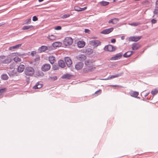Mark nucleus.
Returning <instances> with one entry per match:
<instances>
[{
	"label": "nucleus",
	"instance_id": "de8ad7c7",
	"mask_svg": "<svg viewBox=\"0 0 158 158\" xmlns=\"http://www.w3.org/2000/svg\"><path fill=\"white\" fill-rule=\"evenodd\" d=\"M154 14L155 15L158 14V10L157 9H155L154 11Z\"/></svg>",
	"mask_w": 158,
	"mask_h": 158
},
{
	"label": "nucleus",
	"instance_id": "f03ea898",
	"mask_svg": "<svg viewBox=\"0 0 158 158\" xmlns=\"http://www.w3.org/2000/svg\"><path fill=\"white\" fill-rule=\"evenodd\" d=\"M73 40L70 37H66L63 40L64 44L65 46L71 45L73 43Z\"/></svg>",
	"mask_w": 158,
	"mask_h": 158
},
{
	"label": "nucleus",
	"instance_id": "20e7f679",
	"mask_svg": "<svg viewBox=\"0 0 158 158\" xmlns=\"http://www.w3.org/2000/svg\"><path fill=\"white\" fill-rule=\"evenodd\" d=\"M51 68V65L49 64H44L41 67V70L43 71L46 72L48 71Z\"/></svg>",
	"mask_w": 158,
	"mask_h": 158
},
{
	"label": "nucleus",
	"instance_id": "09e8293b",
	"mask_svg": "<svg viewBox=\"0 0 158 158\" xmlns=\"http://www.w3.org/2000/svg\"><path fill=\"white\" fill-rule=\"evenodd\" d=\"M86 8H87L86 7H85L83 8H81V9H80V10H80V11H83L85 10Z\"/></svg>",
	"mask_w": 158,
	"mask_h": 158
},
{
	"label": "nucleus",
	"instance_id": "f8f14e48",
	"mask_svg": "<svg viewBox=\"0 0 158 158\" xmlns=\"http://www.w3.org/2000/svg\"><path fill=\"white\" fill-rule=\"evenodd\" d=\"M52 45L55 49L56 48L61 47L62 45V43L60 42H55L52 44Z\"/></svg>",
	"mask_w": 158,
	"mask_h": 158
},
{
	"label": "nucleus",
	"instance_id": "58836bf2",
	"mask_svg": "<svg viewBox=\"0 0 158 158\" xmlns=\"http://www.w3.org/2000/svg\"><path fill=\"white\" fill-rule=\"evenodd\" d=\"M14 60L15 61L17 62V61H19L20 62L21 61V58L18 57H15L14 58Z\"/></svg>",
	"mask_w": 158,
	"mask_h": 158
},
{
	"label": "nucleus",
	"instance_id": "4c0bfd02",
	"mask_svg": "<svg viewBox=\"0 0 158 158\" xmlns=\"http://www.w3.org/2000/svg\"><path fill=\"white\" fill-rule=\"evenodd\" d=\"M6 88H2L0 89V93H3L6 91Z\"/></svg>",
	"mask_w": 158,
	"mask_h": 158
},
{
	"label": "nucleus",
	"instance_id": "79ce46f5",
	"mask_svg": "<svg viewBox=\"0 0 158 158\" xmlns=\"http://www.w3.org/2000/svg\"><path fill=\"white\" fill-rule=\"evenodd\" d=\"M38 20V18H37V17L36 16H34L33 17L32 20L33 21H37Z\"/></svg>",
	"mask_w": 158,
	"mask_h": 158
},
{
	"label": "nucleus",
	"instance_id": "39448f33",
	"mask_svg": "<svg viewBox=\"0 0 158 158\" xmlns=\"http://www.w3.org/2000/svg\"><path fill=\"white\" fill-rule=\"evenodd\" d=\"M123 54L120 52L116 54L115 56L112 57L110 58L111 60H116L120 59L122 56Z\"/></svg>",
	"mask_w": 158,
	"mask_h": 158
},
{
	"label": "nucleus",
	"instance_id": "473e14b6",
	"mask_svg": "<svg viewBox=\"0 0 158 158\" xmlns=\"http://www.w3.org/2000/svg\"><path fill=\"white\" fill-rule=\"evenodd\" d=\"M158 92V90L156 89L152 90L151 93L153 95H156Z\"/></svg>",
	"mask_w": 158,
	"mask_h": 158
},
{
	"label": "nucleus",
	"instance_id": "6e6d98bb",
	"mask_svg": "<svg viewBox=\"0 0 158 158\" xmlns=\"http://www.w3.org/2000/svg\"><path fill=\"white\" fill-rule=\"evenodd\" d=\"M109 86H112V87H115L119 86V85H109Z\"/></svg>",
	"mask_w": 158,
	"mask_h": 158
},
{
	"label": "nucleus",
	"instance_id": "423d86ee",
	"mask_svg": "<svg viewBox=\"0 0 158 158\" xmlns=\"http://www.w3.org/2000/svg\"><path fill=\"white\" fill-rule=\"evenodd\" d=\"M64 61L68 67H70L72 64V61L69 57H65Z\"/></svg>",
	"mask_w": 158,
	"mask_h": 158
},
{
	"label": "nucleus",
	"instance_id": "c756f323",
	"mask_svg": "<svg viewBox=\"0 0 158 158\" xmlns=\"http://www.w3.org/2000/svg\"><path fill=\"white\" fill-rule=\"evenodd\" d=\"M1 78L3 80H7L8 78V76L6 74L2 75L1 76Z\"/></svg>",
	"mask_w": 158,
	"mask_h": 158
},
{
	"label": "nucleus",
	"instance_id": "0eeeda50",
	"mask_svg": "<svg viewBox=\"0 0 158 158\" xmlns=\"http://www.w3.org/2000/svg\"><path fill=\"white\" fill-rule=\"evenodd\" d=\"M90 43L94 47H97L101 45V42L98 40H93L90 41Z\"/></svg>",
	"mask_w": 158,
	"mask_h": 158
},
{
	"label": "nucleus",
	"instance_id": "393cba45",
	"mask_svg": "<svg viewBox=\"0 0 158 158\" xmlns=\"http://www.w3.org/2000/svg\"><path fill=\"white\" fill-rule=\"evenodd\" d=\"M56 35H49L47 37V38L50 40H54L56 39Z\"/></svg>",
	"mask_w": 158,
	"mask_h": 158
},
{
	"label": "nucleus",
	"instance_id": "bb28decb",
	"mask_svg": "<svg viewBox=\"0 0 158 158\" xmlns=\"http://www.w3.org/2000/svg\"><path fill=\"white\" fill-rule=\"evenodd\" d=\"M8 73L9 76H10L16 75V73L14 70H12L10 71H9Z\"/></svg>",
	"mask_w": 158,
	"mask_h": 158
},
{
	"label": "nucleus",
	"instance_id": "e433bc0d",
	"mask_svg": "<svg viewBox=\"0 0 158 158\" xmlns=\"http://www.w3.org/2000/svg\"><path fill=\"white\" fill-rule=\"evenodd\" d=\"M70 16V15L68 14H65L61 16L62 19H65L69 17Z\"/></svg>",
	"mask_w": 158,
	"mask_h": 158
},
{
	"label": "nucleus",
	"instance_id": "338daca9",
	"mask_svg": "<svg viewBox=\"0 0 158 158\" xmlns=\"http://www.w3.org/2000/svg\"><path fill=\"white\" fill-rule=\"evenodd\" d=\"M135 1H139L140 0H134Z\"/></svg>",
	"mask_w": 158,
	"mask_h": 158
},
{
	"label": "nucleus",
	"instance_id": "0e129e2a",
	"mask_svg": "<svg viewBox=\"0 0 158 158\" xmlns=\"http://www.w3.org/2000/svg\"><path fill=\"white\" fill-rule=\"evenodd\" d=\"M54 80H56L57 79V77H54Z\"/></svg>",
	"mask_w": 158,
	"mask_h": 158
},
{
	"label": "nucleus",
	"instance_id": "4468645a",
	"mask_svg": "<svg viewBox=\"0 0 158 158\" xmlns=\"http://www.w3.org/2000/svg\"><path fill=\"white\" fill-rule=\"evenodd\" d=\"M72 75L69 74L67 73L63 75L61 77L62 79H70Z\"/></svg>",
	"mask_w": 158,
	"mask_h": 158
},
{
	"label": "nucleus",
	"instance_id": "72a5a7b5",
	"mask_svg": "<svg viewBox=\"0 0 158 158\" xmlns=\"http://www.w3.org/2000/svg\"><path fill=\"white\" fill-rule=\"evenodd\" d=\"M59 66L57 64H55L53 66L52 68L54 70H56L59 69Z\"/></svg>",
	"mask_w": 158,
	"mask_h": 158
},
{
	"label": "nucleus",
	"instance_id": "9d476101",
	"mask_svg": "<svg viewBox=\"0 0 158 158\" xmlns=\"http://www.w3.org/2000/svg\"><path fill=\"white\" fill-rule=\"evenodd\" d=\"M83 65L84 64L82 62H78L75 65V68L77 70H79L82 68Z\"/></svg>",
	"mask_w": 158,
	"mask_h": 158
},
{
	"label": "nucleus",
	"instance_id": "5701e85b",
	"mask_svg": "<svg viewBox=\"0 0 158 158\" xmlns=\"http://www.w3.org/2000/svg\"><path fill=\"white\" fill-rule=\"evenodd\" d=\"M21 45L22 44H17L14 46L10 47L9 48V49L10 50H12L14 49H17L19 48V47H20L21 46Z\"/></svg>",
	"mask_w": 158,
	"mask_h": 158
},
{
	"label": "nucleus",
	"instance_id": "864d4df0",
	"mask_svg": "<svg viewBox=\"0 0 158 158\" xmlns=\"http://www.w3.org/2000/svg\"><path fill=\"white\" fill-rule=\"evenodd\" d=\"M89 61H86L85 62V64L86 65L88 66L89 65Z\"/></svg>",
	"mask_w": 158,
	"mask_h": 158
},
{
	"label": "nucleus",
	"instance_id": "9b49d317",
	"mask_svg": "<svg viewBox=\"0 0 158 158\" xmlns=\"http://www.w3.org/2000/svg\"><path fill=\"white\" fill-rule=\"evenodd\" d=\"M77 58L79 60L84 61L86 59V57L84 54H81L77 56Z\"/></svg>",
	"mask_w": 158,
	"mask_h": 158
},
{
	"label": "nucleus",
	"instance_id": "774afa93",
	"mask_svg": "<svg viewBox=\"0 0 158 158\" xmlns=\"http://www.w3.org/2000/svg\"><path fill=\"white\" fill-rule=\"evenodd\" d=\"M116 0H113V2H115Z\"/></svg>",
	"mask_w": 158,
	"mask_h": 158
},
{
	"label": "nucleus",
	"instance_id": "49530a36",
	"mask_svg": "<svg viewBox=\"0 0 158 158\" xmlns=\"http://www.w3.org/2000/svg\"><path fill=\"white\" fill-rule=\"evenodd\" d=\"M37 73H38V76H43L44 75L43 73L39 71Z\"/></svg>",
	"mask_w": 158,
	"mask_h": 158
},
{
	"label": "nucleus",
	"instance_id": "c85d7f7f",
	"mask_svg": "<svg viewBox=\"0 0 158 158\" xmlns=\"http://www.w3.org/2000/svg\"><path fill=\"white\" fill-rule=\"evenodd\" d=\"M130 94L131 96L135 97H137V96L138 95L139 93L137 92L134 91L133 92H132Z\"/></svg>",
	"mask_w": 158,
	"mask_h": 158
},
{
	"label": "nucleus",
	"instance_id": "8fccbe9b",
	"mask_svg": "<svg viewBox=\"0 0 158 158\" xmlns=\"http://www.w3.org/2000/svg\"><path fill=\"white\" fill-rule=\"evenodd\" d=\"M110 76H108V77L106 78L102 79V80H110Z\"/></svg>",
	"mask_w": 158,
	"mask_h": 158
},
{
	"label": "nucleus",
	"instance_id": "052dcab7",
	"mask_svg": "<svg viewBox=\"0 0 158 158\" xmlns=\"http://www.w3.org/2000/svg\"><path fill=\"white\" fill-rule=\"evenodd\" d=\"M124 39H125V37L124 36H122L121 37V40H123Z\"/></svg>",
	"mask_w": 158,
	"mask_h": 158
},
{
	"label": "nucleus",
	"instance_id": "412c9836",
	"mask_svg": "<svg viewBox=\"0 0 158 158\" xmlns=\"http://www.w3.org/2000/svg\"><path fill=\"white\" fill-rule=\"evenodd\" d=\"M123 74V73L122 72L115 75H110L109 76L110 77V78L111 79L114 78L121 76Z\"/></svg>",
	"mask_w": 158,
	"mask_h": 158
},
{
	"label": "nucleus",
	"instance_id": "13d9d810",
	"mask_svg": "<svg viewBox=\"0 0 158 158\" xmlns=\"http://www.w3.org/2000/svg\"><path fill=\"white\" fill-rule=\"evenodd\" d=\"M36 53L35 52H31V54L32 56H34V54H35Z\"/></svg>",
	"mask_w": 158,
	"mask_h": 158
},
{
	"label": "nucleus",
	"instance_id": "2eb2a0df",
	"mask_svg": "<svg viewBox=\"0 0 158 158\" xmlns=\"http://www.w3.org/2000/svg\"><path fill=\"white\" fill-rule=\"evenodd\" d=\"M77 46L79 48H82L85 45V42L83 40L79 41L77 42Z\"/></svg>",
	"mask_w": 158,
	"mask_h": 158
},
{
	"label": "nucleus",
	"instance_id": "1a4fd4ad",
	"mask_svg": "<svg viewBox=\"0 0 158 158\" xmlns=\"http://www.w3.org/2000/svg\"><path fill=\"white\" fill-rule=\"evenodd\" d=\"M141 38V36H131L129 37V40L130 41L136 42L139 40Z\"/></svg>",
	"mask_w": 158,
	"mask_h": 158
},
{
	"label": "nucleus",
	"instance_id": "f257e3e1",
	"mask_svg": "<svg viewBox=\"0 0 158 158\" xmlns=\"http://www.w3.org/2000/svg\"><path fill=\"white\" fill-rule=\"evenodd\" d=\"M35 73L34 69L32 67H26L24 69V73L27 76H32Z\"/></svg>",
	"mask_w": 158,
	"mask_h": 158
},
{
	"label": "nucleus",
	"instance_id": "ea45409f",
	"mask_svg": "<svg viewBox=\"0 0 158 158\" xmlns=\"http://www.w3.org/2000/svg\"><path fill=\"white\" fill-rule=\"evenodd\" d=\"M115 19H117L116 18H114V19H111L109 21L108 23H111L113 24H115V23L113 21V20Z\"/></svg>",
	"mask_w": 158,
	"mask_h": 158
},
{
	"label": "nucleus",
	"instance_id": "c9c22d12",
	"mask_svg": "<svg viewBox=\"0 0 158 158\" xmlns=\"http://www.w3.org/2000/svg\"><path fill=\"white\" fill-rule=\"evenodd\" d=\"M140 24V23L139 22H134L131 23V25L134 26H136L139 25Z\"/></svg>",
	"mask_w": 158,
	"mask_h": 158
},
{
	"label": "nucleus",
	"instance_id": "b1692460",
	"mask_svg": "<svg viewBox=\"0 0 158 158\" xmlns=\"http://www.w3.org/2000/svg\"><path fill=\"white\" fill-rule=\"evenodd\" d=\"M33 27L32 25L24 26L23 27L22 29L23 30L31 29H32Z\"/></svg>",
	"mask_w": 158,
	"mask_h": 158
},
{
	"label": "nucleus",
	"instance_id": "a211bd4d",
	"mask_svg": "<svg viewBox=\"0 0 158 158\" xmlns=\"http://www.w3.org/2000/svg\"><path fill=\"white\" fill-rule=\"evenodd\" d=\"M38 50L40 51V52H44L45 51L47 50V46L44 45L42 46L39 48Z\"/></svg>",
	"mask_w": 158,
	"mask_h": 158
},
{
	"label": "nucleus",
	"instance_id": "3c124183",
	"mask_svg": "<svg viewBox=\"0 0 158 158\" xmlns=\"http://www.w3.org/2000/svg\"><path fill=\"white\" fill-rule=\"evenodd\" d=\"M101 91L100 90H98L97 91H96L95 93V94H97L98 93V94H100V91Z\"/></svg>",
	"mask_w": 158,
	"mask_h": 158
},
{
	"label": "nucleus",
	"instance_id": "a19ab883",
	"mask_svg": "<svg viewBox=\"0 0 158 158\" xmlns=\"http://www.w3.org/2000/svg\"><path fill=\"white\" fill-rule=\"evenodd\" d=\"M74 9L75 10L78 11H80V10H80L81 9V8L78 7V6H75L74 7Z\"/></svg>",
	"mask_w": 158,
	"mask_h": 158
},
{
	"label": "nucleus",
	"instance_id": "bf43d9fd",
	"mask_svg": "<svg viewBox=\"0 0 158 158\" xmlns=\"http://www.w3.org/2000/svg\"><path fill=\"white\" fill-rule=\"evenodd\" d=\"M5 23L4 22H2L0 23V27L5 24Z\"/></svg>",
	"mask_w": 158,
	"mask_h": 158
},
{
	"label": "nucleus",
	"instance_id": "ddd939ff",
	"mask_svg": "<svg viewBox=\"0 0 158 158\" xmlns=\"http://www.w3.org/2000/svg\"><path fill=\"white\" fill-rule=\"evenodd\" d=\"M58 65L60 67L64 68L65 66L64 61L62 60H60L58 62Z\"/></svg>",
	"mask_w": 158,
	"mask_h": 158
},
{
	"label": "nucleus",
	"instance_id": "f704fd0d",
	"mask_svg": "<svg viewBox=\"0 0 158 158\" xmlns=\"http://www.w3.org/2000/svg\"><path fill=\"white\" fill-rule=\"evenodd\" d=\"M54 47L52 45V46H47V50L49 51H50L54 50Z\"/></svg>",
	"mask_w": 158,
	"mask_h": 158
},
{
	"label": "nucleus",
	"instance_id": "f3484780",
	"mask_svg": "<svg viewBox=\"0 0 158 158\" xmlns=\"http://www.w3.org/2000/svg\"><path fill=\"white\" fill-rule=\"evenodd\" d=\"M140 47L139 44L134 43L132 44V49L133 50H136L138 49Z\"/></svg>",
	"mask_w": 158,
	"mask_h": 158
},
{
	"label": "nucleus",
	"instance_id": "4d7b16f0",
	"mask_svg": "<svg viewBox=\"0 0 158 158\" xmlns=\"http://www.w3.org/2000/svg\"><path fill=\"white\" fill-rule=\"evenodd\" d=\"M89 31L88 29H85V33H89Z\"/></svg>",
	"mask_w": 158,
	"mask_h": 158
},
{
	"label": "nucleus",
	"instance_id": "a18cd8bd",
	"mask_svg": "<svg viewBox=\"0 0 158 158\" xmlns=\"http://www.w3.org/2000/svg\"><path fill=\"white\" fill-rule=\"evenodd\" d=\"M157 22V20L155 19H152L151 20V22L152 24H155Z\"/></svg>",
	"mask_w": 158,
	"mask_h": 158
},
{
	"label": "nucleus",
	"instance_id": "aec40b11",
	"mask_svg": "<svg viewBox=\"0 0 158 158\" xmlns=\"http://www.w3.org/2000/svg\"><path fill=\"white\" fill-rule=\"evenodd\" d=\"M55 57L52 56H50L49 57V60L52 64H53L56 61Z\"/></svg>",
	"mask_w": 158,
	"mask_h": 158
},
{
	"label": "nucleus",
	"instance_id": "5fc2aeb1",
	"mask_svg": "<svg viewBox=\"0 0 158 158\" xmlns=\"http://www.w3.org/2000/svg\"><path fill=\"white\" fill-rule=\"evenodd\" d=\"M156 7L157 8H158V0L156 1Z\"/></svg>",
	"mask_w": 158,
	"mask_h": 158
},
{
	"label": "nucleus",
	"instance_id": "e2e57ef3",
	"mask_svg": "<svg viewBox=\"0 0 158 158\" xmlns=\"http://www.w3.org/2000/svg\"><path fill=\"white\" fill-rule=\"evenodd\" d=\"M44 0H38V1L39 2H41L42 1H43Z\"/></svg>",
	"mask_w": 158,
	"mask_h": 158
},
{
	"label": "nucleus",
	"instance_id": "37998d69",
	"mask_svg": "<svg viewBox=\"0 0 158 158\" xmlns=\"http://www.w3.org/2000/svg\"><path fill=\"white\" fill-rule=\"evenodd\" d=\"M31 19H28L27 21L25 22V24H27L28 23H31Z\"/></svg>",
	"mask_w": 158,
	"mask_h": 158
},
{
	"label": "nucleus",
	"instance_id": "6e6552de",
	"mask_svg": "<svg viewBox=\"0 0 158 158\" xmlns=\"http://www.w3.org/2000/svg\"><path fill=\"white\" fill-rule=\"evenodd\" d=\"M114 30L113 27H111L102 31L101 33L102 34H107L111 32Z\"/></svg>",
	"mask_w": 158,
	"mask_h": 158
},
{
	"label": "nucleus",
	"instance_id": "7c9ffc66",
	"mask_svg": "<svg viewBox=\"0 0 158 158\" xmlns=\"http://www.w3.org/2000/svg\"><path fill=\"white\" fill-rule=\"evenodd\" d=\"M109 4V2H108L106 1H102L101 3L100 4L101 5L103 6H105Z\"/></svg>",
	"mask_w": 158,
	"mask_h": 158
},
{
	"label": "nucleus",
	"instance_id": "6ab92c4d",
	"mask_svg": "<svg viewBox=\"0 0 158 158\" xmlns=\"http://www.w3.org/2000/svg\"><path fill=\"white\" fill-rule=\"evenodd\" d=\"M24 69V65L23 64H20L18 67V71L19 73L23 72Z\"/></svg>",
	"mask_w": 158,
	"mask_h": 158
},
{
	"label": "nucleus",
	"instance_id": "4be33fe9",
	"mask_svg": "<svg viewBox=\"0 0 158 158\" xmlns=\"http://www.w3.org/2000/svg\"><path fill=\"white\" fill-rule=\"evenodd\" d=\"M43 86L41 84H40L39 82H37L36 85L33 87L34 89H38L41 88Z\"/></svg>",
	"mask_w": 158,
	"mask_h": 158
},
{
	"label": "nucleus",
	"instance_id": "cd10ccee",
	"mask_svg": "<svg viewBox=\"0 0 158 158\" xmlns=\"http://www.w3.org/2000/svg\"><path fill=\"white\" fill-rule=\"evenodd\" d=\"M95 68V67H92L91 68H89L87 69L85 68H84V71L86 72H88L89 71L91 72L93 71Z\"/></svg>",
	"mask_w": 158,
	"mask_h": 158
},
{
	"label": "nucleus",
	"instance_id": "c03bdc74",
	"mask_svg": "<svg viewBox=\"0 0 158 158\" xmlns=\"http://www.w3.org/2000/svg\"><path fill=\"white\" fill-rule=\"evenodd\" d=\"M55 29L56 30H60L61 29V27L60 26H57L55 27Z\"/></svg>",
	"mask_w": 158,
	"mask_h": 158
},
{
	"label": "nucleus",
	"instance_id": "a878e982",
	"mask_svg": "<svg viewBox=\"0 0 158 158\" xmlns=\"http://www.w3.org/2000/svg\"><path fill=\"white\" fill-rule=\"evenodd\" d=\"M11 61L12 60L10 58H8L3 61V63L5 64H6L10 63Z\"/></svg>",
	"mask_w": 158,
	"mask_h": 158
},
{
	"label": "nucleus",
	"instance_id": "2f4dec72",
	"mask_svg": "<svg viewBox=\"0 0 158 158\" xmlns=\"http://www.w3.org/2000/svg\"><path fill=\"white\" fill-rule=\"evenodd\" d=\"M86 52L89 54H92L93 52V50L92 49L90 48H88L86 49Z\"/></svg>",
	"mask_w": 158,
	"mask_h": 158
},
{
	"label": "nucleus",
	"instance_id": "680f3d73",
	"mask_svg": "<svg viewBox=\"0 0 158 158\" xmlns=\"http://www.w3.org/2000/svg\"><path fill=\"white\" fill-rule=\"evenodd\" d=\"M149 94V93H147L146 94L144 95V97H147Z\"/></svg>",
	"mask_w": 158,
	"mask_h": 158
},
{
	"label": "nucleus",
	"instance_id": "dca6fc26",
	"mask_svg": "<svg viewBox=\"0 0 158 158\" xmlns=\"http://www.w3.org/2000/svg\"><path fill=\"white\" fill-rule=\"evenodd\" d=\"M134 52L132 51H128L123 55V56L124 57H128L130 56Z\"/></svg>",
	"mask_w": 158,
	"mask_h": 158
},
{
	"label": "nucleus",
	"instance_id": "603ef678",
	"mask_svg": "<svg viewBox=\"0 0 158 158\" xmlns=\"http://www.w3.org/2000/svg\"><path fill=\"white\" fill-rule=\"evenodd\" d=\"M116 42V40L114 39H113L111 40V42L112 43H115Z\"/></svg>",
	"mask_w": 158,
	"mask_h": 158
},
{
	"label": "nucleus",
	"instance_id": "7ed1b4c3",
	"mask_svg": "<svg viewBox=\"0 0 158 158\" xmlns=\"http://www.w3.org/2000/svg\"><path fill=\"white\" fill-rule=\"evenodd\" d=\"M116 49V48L113 46L109 44L106 45L104 48V49L105 51L108 52H113Z\"/></svg>",
	"mask_w": 158,
	"mask_h": 158
},
{
	"label": "nucleus",
	"instance_id": "69168bd1",
	"mask_svg": "<svg viewBox=\"0 0 158 158\" xmlns=\"http://www.w3.org/2000/svg\"><path fill=\"white\" fill-rule=\"evenodd\" d=\"M135 98H139V97H137H137H135Z\"/></svg>",
	"mask_w": 158,
	"mask_h": 158
}]
</instances>
